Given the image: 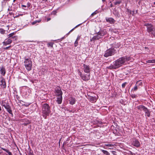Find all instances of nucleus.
Returning a JSON list of instances; mask_svg holds the SVG:
<instances>
[{
	"mask_svg": "<svg viewBox=\"0 0 155 155\" xmlns=\"http://www.w3.org/2000/svg\"><path fill=\"white\" fill-rule=\"evenodd\" d=\"M130 57H126L119 58L113 62V64H111L107 68L110 69L117 68L124 64L126 62L130 60Z\"/></svg>",
	"mask_w": 155,
	"mask_h": 155,
	"instance_id": "obj_1",
	"label": "nucleus"
},
{
	"mask_svg": "<svg viewBox=\"0 0 155 155\" xmlns=\"http://www.w3.org/2000/svg\"><path fill=\"white\" fill-rule=\"evenodd\" d=\"M43 116L45 118H46L50 113V110L49 105L47 104H44L42 106Z\"/></svg>",
	"mask_w": 155,
	"mask_h": 155,
	"instance_id": "obj_2",
	"label": "nucleus"
},
{
	"mask_svg": "<svg viewBox=\"0 0 155 155\" xmlns=\"http://www.w3.org/2000/svg\"><path fill=\"white\" fill-rule=\"evenodd\" d=\"M24 64L25 68L28 71L31 69L32 64L31 59L26 58L24 61Z\"/></svg>",
	"mask_w": 155,
	"mask_h": 155,
	"instance_id": "obj_3",
	"label": "nucleus"
},
{
	"mask_svg": "<svg viewBox=\"0 0 155 155\" xmlns=\"http://www.w3.org/2000/svg\"><path fill=\"white\" fill-rule=\"evenodd\" d=\"M1 104L9 114H12L11 107L8 103L4 101H2Z\"/></svg>",
	"mask_w": 155,
	"mask_h": 155,
	"instance_id": "obj_4",
	"label": "nucleus"
},
{
	"mask_svg": "<svg viewBox=\"0 0 155 155\" xmlns=\"http://www.w3.org/2000/svg\"><path fill=\"white\" fill-rule=\"evenodd\" d=\"M116 52V50L114 48H110L105 52L104 56L106 57H107L114 55Z\"/></svg>",
	"mask_w": 155,
	"mask_h": 155,
	"instance_id": "obj_5",
	"label": "nucleus"
},
{
	"mask_svg": "<svg viewBox=\"0 0 155 155\" xmlns=\"http://www.w3.org/2000/svg\"><path fill=\"white\" fill-rule=\"evenodd\" d=\"M98 35L94 36L93 38L95 40H98L102 38L106 33V31H101L98 32Z\"/></svg>",
	"mask_w": 155,
	"mask_h": 155,
	"instance_id": "obj_6",
	"label": "nucleus"
},
{
	"mask_svg": "<svg viewBox=\"0 0 155 155\" xmlns=\"http://www.w3.org/2000/svg\"><path fill=\"white\" fill-rule=\"evenodd\" d=\"M144 25L147 27V31L148 32H152L153 30L155 29L153 26L151 24H146Z\"/></svg>",
	"mask_w": 155,
	"mask_h": 155,
	"instance_id": "obj_7",
	"label": "nucleus"
},
{
	"mask_svg": "<svg viewBox=\"0 0 155 155\" xmlns=\"http://www.w3.org/2000/svg\"><path fill=\"white\" fill-rule=\"evenodd\" d=\"M83 70L84 71L87 73H89L91 71V68L89 65L84 64L83 65Z\"/></svg>",
	"mask_w": 155,
	"mask_h": 155,
	"instance_id": "obj_8",
	"label": "nucleus"
},
{
	"mask_svg": "<svg viewBox=\"0 0 155 155\" xmlns=\"http://www.w3.org/2000/svg\"><path fill=\"white\" fill-rule=\"evenodd\" d=\"M0 85L3 88L6 87L5 79L2 77H0Z\"/></svg>",
	"mask_w": 155,
	"mask_h": 155,
	"instance_id": "obj_9",
	"label": "nucleus"
},
{
	"mask_svg": "<svg viewBox=\"0 0 155 155\" xmlns=\"http://www.w3.org/2000/svg\"><path fill=\"white\" fill-rule=\"evenodd\" d=\"M12 42V40L10 38H8L5 40V41L3 42L4 45L6 46L8 45L11 44Z\"/></svg>",
	"mask_w": 155,
	"mask_h": 155,
	"instance_id": "obj_10",
	"label": "nucleus"
},
{
	"mask_svg": "<svg viewBox=\"0 0 155 155\" xmlns=\"http://www.w3.org/2000/svg\"><path fill=\"white\" fill-rule=\"evenodd\" d=\"M57 97V100L56 101L58 104H60L61 103L62 97V95H59L56 96Z\"/></svg>",
	"mask_w": 155,
	"mask_h": 155,
	"instance_id": "obj_11",
	"label": "nucleus"
},
{
	"mask_svg": "<svg viewBox=\"0 0 155 155\" xmlns=\"http://www.w3.org/2000/svg\"><path fill=\"white\" fill-rule=\"evenodd\" d=\"M81 78L84 81H88L90 79V75H85L81 76Z\"/></svg>",
	"mask_w": 155,
	"mask_h": 155,
	"instance_id": "obj_12",
	"label": "nucleus"
},
{
	"mask_svg": "<svg viewBox=\"0 0 155 155\" xmlns=\"http://www.w3.org/2000/svg\"><path fill=\"white\" fill-rule=\"evenodd\" d=\"M132 144L134 146L137 147H139L140 146V143L137 140H135L133 141Z\"/></svg>",
	"mask_w": 155,
	"mask_h": 155,
	"instance_id": "obj_13",
	"label": "nucleus"
},
{
	"mask_svg": "<svg viewBox=\"0 0 155 155\" xmlns=\"http://www.w3.org/2000/svg\"><path fill=\"white\" fill-rule=\"evenodd\" d=\"M106 20L107 22L111 24H114L115 22V21L114 19L111 18H106Z\"/></svg>",
	"mask_w": 155,
	"mask_h": 155,
	"instance_id": "obj_14",
	"label": "nucleus"
},
{
	"mask_svg": "<svg viewBox=\"0 0 155 155\" xmlns=\"http://www.w3.org/2000/svg\"><path fill=\"white\" fill-rule=\"evenodd\" d=\"M0 72L1 74L3 76L5 75V68L3 66L0 68Z\"/></svg>",
	"mask_w": 155,
	"mask_h": 155,
	"instance_id": "obj_15",
	"label": "nucleus"
},
{
	"mask_svg": "<svg viewBox=\"0 0 155 155\" xmlns=\"http://www.w3.org/2000/svg\"><path fill=\"white\" fill-rule=\"evenodd\" d=\"M56 96L59 95H62V92L60 89H57L56 90Z\"/></svg>",
	"mask_w": 155,
	"mask_h": 155,
	"instance_id": "obj_16",
	"label": "nucleus"
},
{
	"mask_svg": "<svg viewBox=\"0 0 155 155\" xmlns=\"http://www.w3.org/2000/svg\"><path fill=\"white\" fill-rule=\"evenodd\" d=\"M69 101L70 104L73 105L75 104L76 100L74 98L71 97L69 99Z\"/></svg>",
	"mask_w": 155,
	"mask_h": 155,
	"instance_id": "obj_17",
	"label": "nucleus"
},
{
	"mask_svg": "<svg viewBox=\"0 0 155 155\" xmlns=\"http://www.w3.org/2000/svg\"><path fill=\"white\" fill-rule=\"evenodd\" d=\"M137 108L140 110H143L144 111L147 108L143 105H140L137 106Z\"/></svg>",
	"mask_w": 155,
	"mask_h": 155,
	"instance_id": "obj_18",
	"label": "nucleus"
},
{
	"mask_svg": "<svg viewBox=\"0 0 155 155\" xmlns=\"http://www.w3.org/2000/svg\"><path fill=\"white\" fill-rule=\"evenodd\" d=\"M144 111L145 112L146 115L148 117H149L150 116V112L147 108L145 109V110Z\"/></svg>",
	"mask_w": 155,
	"mask_h": 155,
	"instance_id": "obj_19",
	"label": "nucleus"
},
{
	"mask_svg": "<svg viewBox=\"0 0 155 155\" xmlns=\"http://www.w3.org/2000/svg\"><path fill=\"white\" fill-rule=\"evenodd\" d=\"M89 99L90 100V101L92 102H95L96 101L95 98L93 97H90L89 98Z\"/></svg>",
	"mask_w": 155,
	"mask_h": 155,
	"instance_id": "obj_20",
	"label": "nucleus"
},
{
	"mask_svg": "<svg viewBox=\"0 0 155 155\" xmlns=\"http://www.w3.org/2000/svg\"><path fill=\"white\" fill-rule=\"evenodd\" d=\"M142 84L143 82L141 81H137L136 83V84L138 85V86H141L142 85Z\"/></svg>",
	"mask_w": 155,
	"mask_h": 155,
	"instance_id": "obj_21",
	"label": "nucleus"
},
{
	"mask_svg": "<svg viewBox=\"0 0 155 155\" xmlns=\"http://www.w3.org/2000/svg\"><path fill=\"white\" fill-rule=\"evenodd\" d=\"M147 63H155V59L147 60Z\"/></svg>",
	"mask_w": 155,
	"mask_h": 155,
	"instance_id": "obj_22",
	"label": "nucleus"
},
{
	"mask_svg": "<svg viewBox=\"0 0 155 155\" xmlns=\"http://www.w3.org/2000/svg\"><path fill=\"white\" fill-rule=\"evenodd\" d=\"M101 151L103 153L106 155H109V153L106 150H101Z\"/></svg>",
	"mask_w": 155,
	"mask_h": 155,
	"instance_id": "obj_23",
	"label": "nucleus"
},
{
	"mask_svg": "<svg viewBox=\"0 0 155 155\" xmlns=\"http://www.w3.org/2000/svg\"><path fill=\"white\" fill-rule=\"evenodd\" d=\"M2 150L7 153L9 155H12V153L9 152L8 150L3 148H2Z\"/></svg>",
	"mask_w": 155,
	"mask_h": 155,
	"instance_id": "obj_24",
	"label": "nucleus"
},
{
	"mask_svg": "<svg viewBox=\"0 0 155 155\" xmlns=\"http://www.w3.org/2000/svg\"><path fill=\"white\" fill-rule=\"evenodd\" d=\"M39 23V21H35L31 23V24L32 25H37L38 24V23Z\"/></svg>",
	"mask_w": 155,
	"mask_h": 155,
	"instance_id": "obj_25",
	"label": "nucleus"
},
{
	"mask_svg": "<svg viewBox=\"0 0 155 155\" xmlns=\"http://www.w3.org/2000/svg\"><path fill=\"white\" fill-rule=\"evenodd\" d=\"M15 34V33L13 32V33H11L10 34H9V35H8V38H11L12 36H13V35H14Z\"/></svg>",
	"mask_w": 155,
	"mask_h": 155,
	"instance_id": "obj_26",
	"label": "nucleus"
},
{
	"mask_svg": "<svg viewBox=\"0 0 155 155\" xmlns=\"http://www.w3.org/2000/svg\"><path fill=\"white\" fill-rule=\"evenodd\" d=\"M0 32L1 33L4 34L5 32V31L2 29H0Z\"/></svg>",
	"mask_w": 155,
	"mask_h": 155,
	"instance_id": "obj_27",
	"label": "nucleus"
},
{
	"mask_svg": "<svg viewBox=\"0 0 155 155\" xmlns=\"http://www.w3.org/2000/svg\"><path fill=\"white\" fill-rule=\"evenodd\" d=\"M138 85H137V84H136L135 85V86L133 88L134 90V91H136L138 89Z\"/></svg>",
	"mask_w": 155,
	"mask_h": 155,
	"instance_id": "obj_28",
	"label": "nucleus"
},
{
	"mask_svg": "<svg viewBox=\"0 0 155 155\" xmlns=\"http://www.w3.org/2000/svg\"><path fill=\"white\" fill-rule=\"evenodd\" d=\"M48 47L50 46L51 47H52L53 46V43L51 42L49 43L48 44Z\"/></svg>",
	"mask_w": 155,
	"mask_h": 155,
	"instance_id": "obj_29",
	"label": "nucleus"
},
{
	"mask_svg": "<svg viewBox=\"0 0 155 155\" xmlns=\"http://www.w3.org/2000/svg\"><path fill=\"white\" fill-rule=\"evenodd\" d=\"M105 146L109 147H112L114 146V145L112 144H106L105 145Z\"/></svg>",
	"mask_w": 155,
	"mask_h": 155,
	"instance_id": "obj_30",
	"label": "nucleus"
},
{
	"mask_svg": "<svg viewBox=\"0 0 155 155\" xmlns=\"http://www.w3.org/2000/svg\"><path fill=\"white\" fill-rule=\"evenodd\" d=\"M11 38V39H14L15 40H17V36H13Z\"/></svg>",
	"mask_w": 155,
	"mask_h": 155,
	"instance_id": "obj_31",
	"label": "nucleus"
},
{
	"mask_svg": "<svg viewBox=\"0 0 155 155\" xmlns=\"http://www.w3.org/2000/svg\"><path fill=\"white\" fill-rule=\"evenodd\" d=\"M151 33L155 37V29H154V30H153Z\"/></svg>",
	"mask_w": 155,
	"mask_h": 155,
	"instance_id": "obj_32",
	"label": "nucleus"
},
{
	"mask_svg": "<svg viewBox=\"0 0 155 155\" xmlns=\"http://www.w3.org/2000/svg\"><path fill=\"white\" fill-rule=\"evenodd\" d=\"M78 41H76L74 43L75 46L76 47L78 45Z\"/></svg>",
	"mask_w": 155,
	"mask_h": 155,
	"instance_id": "obj_33",
	"label": "nucleus"
},
{
	"mask_svg": "<svg viewBox=\"0 0 155 155\" xmlns=\"http://www.w3.org/2000/svg\"><path fill=\"white\" fill-rule=\"evenodd\" d=\"M126 83H125L122 84V87H125V86Z\"/></svg>",
	"mask_w": 155,
	"mask_h": 155,
	"instance_id": "obj_34",
	"label": "nucleus"
},
{
	"mask_svg": "<svg viewBox=\"0 0 155 155\" xmlns=\"http://www.w3.org/2000/svg\"><path fill=\"white\" fill-rule=\"evenodd\" d=\"M80 39V36H78V37L76 41H78Z\"/></svg>",
	"mask_w": 155,
	"mask_h": 155,
	"instance_id": "obj_35",
	"label": "nucleus"
},
{
	"mask_svg": "<svg viewBox=\"0 0 155 155\" xmlns=\"http://www.w3.org/2000/svg\"><path fill=\"white\" fill-rule=\"evenodd\" d=\"M9 48V47H5V48H3V49L4 50H6V49H8Z\"/></svg>",
	"mask_w": 155,
	"mask_h": 155,
	"instance_id": "obj_36",
	"label": "nucleus"
},
{
	"mask_svg": "<svg viewBox=\"0 0 155 155\" xmlns=\"http://www.w3.org/2000/svg\"><path fill=\"white\" fill-rule=\"evenodd\" d=\"M120 2H116L115 3V5H117V4H120Z\"/></svg>",
	"mask_w": 155,
	"mask_h": 155,
	"instance_id": "obj_37",
	"label": "nucleus"
},
{
	"mask_svg": "<svg viewBox=\"0 0 155 155\" xmlns=\"http://www.w3.org/2000/svg\"><path fill=\"white\" fill-rule=\"evenodd\" d=\"M79 74L80 75L81 77V76H83V75H82V73L80 71H79Z\"/></svg>",
	"mask_w": 155,
	"mask_h": 155,
	"instance_id": "obj_38",
	"label": "nucleus"
},
{
	"mask_svg": "<svg viewBox=\"0 0 155 155\" xmlns=\"http://www.w3.org/2000/svg\"><path fill=\"white\" fill-rule=\"evenodd\" d=\"M28 155H33V153L30 152L28 153Z\"/></svg>",
	"mask_w": 155,
	"mask_h": 155,
	"instance_id": "obj_39",
	"label": "nucleus"
},
{
	"mask_svg": "<svg viewBox=\"0 0 155 155\" xmlns=\"http://www.w3.org/2000/svg\"><path fill=\"white\" fill-rule=\"evenodd\" d=\"M27 6L28 7L30 6V3H28L27 4Z\"/></svg>",
	"mask_w": 155,
	"mask_h": 155,
	"instance_id": "obj_40",
	"label": "nucleus"
},
{
	"mask_svg": "<svg viewBox=\"0 0 155 155\" xmlns=\"http://www.w3.org/2000/svg\"><path fill=\"white\" fill-rule=\"evenodd\" d=\"M136 95H135L133 94L132 95V97L133 98H135V97Z\"/></svg>",
	"mask_w": 155,
	"mask_h": 155,
	"instance_id": "obj_41",
	"label": "nucleus"
},
{
	"mask_svg": "<svg viewBox=\"0 0 155 155\" xmlns=\"http://www.w3.org/2000/svg\"><path fill=\"white\" fill-rule=\"evenodd\" d=\"M27 6L26 5H22V7H25V8L27 7Z\"/></svg>",
	"mask_w": 155,
	"mask_h": 155,
	"instance_id": "obj_42",
	"label": "nucleus"
},
{
	"mask_svg": "<svg viewBox=\"0 0 155 155\" xmlns=\"http://www.w3.org/2000/svg\"><path fill=\"white\" fill-rule=\"evenodd\" d=\"M56 12H52V14L55 15L56 14Z\"/></svg>",
	"mask_w": 155,
	"mask_h": 155,
	"instance_id": "obj_43",
	"label": "nucleus"
},
{
	"mask_svg": "<svg viewBox=\"0 0 155 155\" xmlns=\"http://www.w3.org/2000/svg\"><path fill=\"white\" fill-rule=\"evenodd\" d=\"M95 14H96V13L95 12H94L91 14V15H94Z\"/></svg>",
	"mask_w": 155,
	"mask_h": 155,
	"instance_id": "obj_44",
	"label": "nucleus"
},
{
	"mask_svg": "<svg viewBox=\"0 0 155 155\" xmlns=\"http://www.w3.org/2000/svg\"><path fill=\"white\" fill-rule=\"evenodd\" d=\"M73 30V29H72V30H71L68 34V35Z\"/></svg>",
	"mask_w": 155,
	"mask_h": 155,
	"instance_id": "obj_45",
	"label": "nucleus"
},
{
	"mask_svg": "<svg viewBox=\"0 0 155 155\" xmlns=\"http://www.w3.org/2000/svg\"><path fill=\"white\" fill-rule=\"evenodd\" d=\"M73 30V29H72V30H71L68 34V35Z\"/></svg>",
	"mask_w": 155,
	"mask_h": 155,
	"instance_id": "obj_46",
	"label": "nucleus"
},
{
	"mask_svg": "<svg viewBox=\"0 0 155 155\" xmlns=\"http://www.w3.org/2000/svg\"><path fill=\"white\" fill-rule=\"evenodd\" d=\"M73 30V29H72V30H71L68 34V35Z\"/></svg>",
	"mask_w": 155,
	"mask_h": 155,
	"instance_id": "obj_47",
	"label": "nucleus"
},
{
	"mask_svg": "<svg viewBox=\"0 0 155 155\" xmlns=\"http://www.w3.org/2000/svg\"><path fill=\"white\" fill-rule=\"evenodd\" d=\"M50 19H51V18H48V19H47V21H48L50 20Z\"/></svg>",
	"mask_w": 155,
	"mask_h": 155,
	"instance_id": "obj_48",
	"label": "nucleus"
},
{
	"mask_svg": "<svg viewBox=\"0 0 155 155\" xmlns=\"http://www.w3.org/2000/svg\"><path fill=\"white\" fill-rule=\"evenodd\" d=\"M2 110V108L0 106V111Z\"/></svg>",
	"mask_w": 155,
	"mask_h": 155,
	"instance_id": "obj_49",
	"label": "nucleus"
},
{
	"mask_svg": "<svg viewBox=\"0 0 155 155\" xmlns=\"http://www.w3.org/2000/svg\"><path fill=\"white\" fill-rule=\"evenodd\" d=\"M12 12H11V13L9 12V14H10V15H12Z\"/></svg>",
	"mask_w": 155,
	"mask_h": 155,
	"instance_id": "obj_50",
	"label": "nucleus"
},
{
	"mask_svg": "<svg viewBox=\"0 0 155 155\" xmlns=\"http://www.w3.org/2000/svg\"><path fill=\"white\" fill-rule=\"evenodd\" d=\"M80 25V24H79V25H77V26H76L75 27V28H76L77 26H79V25Z\"/></svg>",
	"mask_w": 155,
	"mask_h": 155,
	"instance_id": "obj_51",
	"label": "nucleus"
},
{
	"mask_svg": "<svg viewBox=\"0 0 155 155\" xmlns=\"http://www.w3.org/2000/svg\"><path fill=\"white\" fill-rule=\"evenodd\" d=\"M102 1L103 2H104V1H105V0H102Z\"/></svg>",
	"mask_w": 155,
	"mask_h": 155,
	"instance_id": "obj_52",
	"label": "nucleus"
},
{
	"mask_svg": "<svg viewBox=\"0 0 155 155\" xmlns=\"http://www.w3.org/2000/svg\"><path fill=\"white\" fill-rule=\"evenodd\" d=\"M60 140H59V145L60 144Z\"/></svg>",
	"mask_w": 155,
	"mask_h": 155,
	"instance_id": "obj_53",
	"label": "nucleus"
},
{
	"mask_svg": "<svg viewBox=\"0 0 155 155\" xmlns=\"http://www.w3.org/2000/svg\"><path fill=\"white\" fill-rule=\"evenodd\" d=\"M15 0H13V2H15Z\"/></svg>",
	"mask_w": 155,
	"mask_h": 155,
	"instance_id": "obj_54",
	"label": "nucleus"
},
{
	"mask_svg": "<svg viewBox=\"0 0 155 155\" xmlns=\"http://www.w3.org/2000/svg\"><path fill=\"white\" fill-rule=\"evenodd\" d=\"M11 47V46H8V47H9V48H10Z\"/></svg>",
	"mask_w": 155,
	"mask_h": 155,
	"instance_id": "obj_55",
	"label": "nucleus"
},
{
	"mask_svg": "<svg viewBox=\"0 0 155 155\" xmlns=\"http://www.w3.org/2000/svg\"><path fill=\"white\" fill-rule=\"evenodd\" d=\"M154 4L155 5V2H154Z\"/></svg>",
	"mask_w": 155,
	"mask_h": 155,
	"instance_id": "obj_56",
	"label": "nucleus"
},
{
	"mask_svg": "<svg viewBox=\"0 0 155 155\" xmlns=\"http://www.w3.org/2000/svg\"><path fill=\"white\" fill-rule=\"evenodd\" d=\"M9 10H9V8H8V11H9Z\"/></svg>",
	"mask_w": 155,
	"mask_h": 155,
	"instance_id": "obj_57",
	"label": "nucleus"
}]
</instances>
